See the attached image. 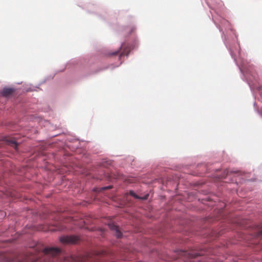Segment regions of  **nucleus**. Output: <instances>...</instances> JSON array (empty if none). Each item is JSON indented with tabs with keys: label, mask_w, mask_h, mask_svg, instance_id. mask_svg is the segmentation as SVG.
Returning <instances> with one entry per match:
<instances>
[{
	"label": "nucleus",
	"mask_w": 262,
	"mask_h": 262,
	"mask_svg": "<svg viewBox=\"0 0 262 262\" xmlns=\"http://www.w3.org/2000/svg\"><path fill=\"white\" fill-rule=\"evenodd\" d=\"M33 249L32 255H37L40 253H42L45 255L52 257H58L62 254V250L58 247H45L41 243H37L34 246L30 247Z\"/></svg>",
	"instance_id": "nucleus-1"
},
{
	"label": "nucleus",
	"mask_w": 262,
	"mask_h": 262,
	"mask_svg": "<svg viewBox=\"0 0 262 262\" xmlns=\"http://www.w3.org/2000/svg\"><path fill=\"white\" fill-rule=\"evenodd\" d=\"M70 262H94V259L91 254L84 256H71L69 259Z\"/></svg>",
	"instance_id": "nucleus-2"
},
{
	"label": "nucleus",
	"mask_w": 262,
	"mask_h": 262,
	"mask_svg": "<svg viewBox=\"0 0 262 262\" xmlns=\"http://www.w3.org/2000/svg\"><path fill=\"white\" fill-rule=\"evenodd\" d=\"M78 241V238L77 236H64L60 238V242L63 244H73L76 243Z\"/></svg>",
	"instance_id": "nucleus-3"
},
{
	"label": "nucleus",
	"mask_w": 262,
	"mask_h": 262,
	"mask_svg": "<svg viewBox=\"0 0 262 262\" xmlns=\"http://www.w3.org/2000/svg\"><path fill=\"white\" fill-rule=\"evenodd\" d=\"M121 49H122V52L120 54V57H121L122 56H125V55H126V56L128 55L131 50V48L130 47H129L128 46H126L125 43H123V44H122L119 50H117V51H116L114 53H112L111 55H117L119 52V50Z\"/></svg>",
	"instance_id": "nucleus-4"
},
{
	"label": "nucleus",
	"mask_w": 262,
	"mask_h": 262,
	"mask_svg": "<svg viewBox=\"0 0 262 262\" xmlns=\"http://www.w3.org/2000/svg\"><path fill=\"white\" fill-rule=\"evenodd\" d=\"M108 226L110 229L115 231V236L117 238H121L122 236V233L119 230L118 226H116L113 222L110 221L109 223H108Z\"/></svg>",
	"instance_id": "nucleus-5"
},
{
	"label": "nucleus",
	"mask_w": 262,
	"mask_h": 262,
	"mask_svg": "<svg viewBox=\"0 0 262 262\" xmlns=\"http://www.w3.org/2000/svg\"><path fill=\"white\" fill-rule=\"evenodd\" d=\"M14 92V89L11 88H5L4 89L1 94L3 96L7 97L11 95Z\"/></svg>",
	"instance_id": "nucleus-6"
},
{
	"label": "nucleus",
	"mask_w": 262,
	"mask_h": 262,
	"mask_svg": "<svg viewBox=\"0 0 262 262\" xmlns=\"http://www.w3.org/2000/svg\"><path fill=\"white\" fill-rule=\"evenodd\" d=\"M129 194L130 195L133 196V197H134L135 198L141 199H143V200L147 199L148 196V194H147V195H145L144 198H140L133 191H130Z\"/></svg>",
	"instance_id": "nucleus-7"
},
{
	"label": "nucleus",
	"mask_w": 262,
	"mask_h": 262,
	"mask_svg": "<svg viewBox=\"0 0 262 262\" xmlns=\"http://www.w3.org/2000/svg\"><path fill=\"white\" fill-rule=\"evenodd\" d=\"M8 144L11 145L12 147H15V148L17 147V144L15 140L10 139L7 140Z\"/></svg>",
	"instance_id": "nucleus-8"
},
{
	"label": "nucleus",
	"mask_w": 262,
	"mask_h": 262,
	"mask_svg": "<svg viewBox=\"0 0 262 262\" xmlns=\"http://www.w3.org/2000/svg\"><path fill=\"white\" fill-rule=\"evenodd\" d=\"M189 254L190 255V257L191 258H194L195 257H197V256L200 255V254H199L196 252L190 253Z\"/></svg>",
	"instance_id": "nucleus-9"
},
{
	"label": "nucleus",
	"mask_w": 262,
	"mask_h": 262,
	"mask_svg": "<svg viewBox=\"0 0 262 262\" xmlns=\"http://www.w3.org/2000/svg\"><path fill=\"white\" fill-rule=\"evenodd\" d=\"M111 188H112V187L111 186H110L108 187H103V188H102V189L104 190V189H110Z\"/></svg>",
	"instance_id": "nucleus-10"
},
{
	"label": "nucleus",
	"mask_w": 262,
	"mask_h": 262,
	"mask_svg": "<svg viewBox=\"0 0 262 262\" xmlns=\"http://www.w3.org/2000/svg\"><path fill=\"white\" fill-rule=\"evenodd\" d=\"M261 234H262V231H261Z\"/></svg>",
	"instance_id": "nucleus-11"
}]
</instances>
